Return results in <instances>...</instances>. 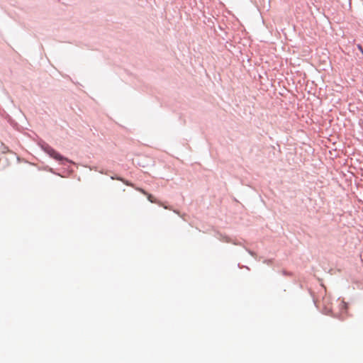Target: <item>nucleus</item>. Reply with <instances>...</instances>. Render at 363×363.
<instances>
[{"label": "nucleus", "instance_id": "7ed1b4c3", "mask_svg": "<svg viewBox=\"0 0 363 363\" xmlns=\"http://www.w3.org/2000/svg\"><path fill=\"white\" fill-rule=\"evenodd\" d=\"M48 152L51 157L56 160H61L62 159V157L54 150H50Z\"/></svg>", "mask_w": 363, "mask_h": 363}, {"label": "nucleus", "instance_id": "f257e3e1", "mask_svg": "<svg viewBox=\"0 0 363 363\" xmlns=\"http://www.w3.org/2000/svg\"><path fill=\"white\" fill-rule=\"evenodd\" d=\"M117 180H119L121 182H122L123 184H125V185L127 186H132L133 188H135L137 191H140V193H142L143 194L145 195L148 199V201H150L151 203H157L162 206H164L159 201H157L152 194H148L146 191H145L142 188H139V187H135L134 186V184L130 182H128V180H125L123 178H121V177H117L116 178Z\"/></svg>", "mask_w": 363, "mask_h": 363}, {"label": "nucleus", "instance_id": "20e7f679", "mask_svg": "<svg viewBox=\"0 0 363 363\" xmlns=\"http://www.w3.org/2000/svg\"><path fill=\"white\" fill-rule=\"evenodd\" d=\"M357 48L358 50L363 54V48H362V46L361 45H357Z\"/></svg>", "mask_w": 363, "mask_h": 363}, {"label": "nucleus", "instance_id": "f03ea898", "mask_svg": "<svg viewBox=\"0 0 363 363\" xmlns=\"http://www.w3.org/2000/svg\"><path fill=\"white\" fill-rule=\"evenodd\" d=\"M339 308H340V312L338 315V317L340 319L344 320L347 316V311H348L347 303L345 301H344L343 300H342L339 303Z\"/></svg>", "mask_w": 363, "mask_h": 363}]
</instances>
